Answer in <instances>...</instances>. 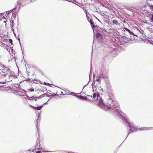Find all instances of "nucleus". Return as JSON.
<instances>
[{
  "instance_id": "f257e3e1",
  "label": "nucleus",
  "mask_w": 153,
  "mask_h": 153,
  "mask_svg": "<svg viewBox=\"0 0 153 153\" xmlns=\"http://www.w3.org/2000/svg\"><path fill=\"white\" fill-rule=\"evenodd\" d=\"M77 98L82 100L91 101L94 100L98 103L99 106L105 111H109L115 113L120 118H121L128 125L129 130L127 136L131 132L136 131L139 130L134 124L128 119L125 114L119 109V104L117 101L113 100L110 96H106L107 100L103 103V100L100 96H76Z\"/></svg>"
},
{
  "instance_id": "f03ea898",
  "label": "nucleus",
  "mask_w": 153,
  "mask_h": 153,
  "mask_svg": "<svg viewBox=\"0 0 153 153\" xmlns=\"http://www.w3.org/2000/svg\"><path fill=\"white\" fill-rule=\"evenodd\" d=\"M62 94H61L63 95H69L70 96H76L75 93L74 92H70L68 91H67V92H66L65 91H64V92H61Z\"/></svg>"
},
{
  "instance_id": "7ed1b4c3",
  "label": "nucleus",
  "mask_w": 153,
  "mask_h": 153,
  "mask_svg": "<svg viewBox=\"0 0 153 153\" xmlns=\"http://www.w3.org/2000/svg\"><path fill=\"white\" fill-rule=\"evenodd\" d=\"M96 93H94L93 94V96H100V95H102L103 94H102V92H103V91L102 90H99V89L98 88L97 90V89L96 90Z\"/></svg>"
},
{
  "instance_id": "20e7f679",
  "label": "nucleus",
  "mask_w": 153,
  "mask_h": 153,
  "mask_svg": "<svg viewBox=\"0 0 153 153\" xmlns=\"http://www.w3.org/2000/svg\"><path fill=\"white\" fill-rule=\"evenodd\" d=\"M34 73L36 75H37L42 76L43 75V72L41 70L38 69L36 70L35 71Z\"/></svg>"
},
{
  "instance_id": "39448f33",
  "label": "nucleus",
  "mask_w": 153,
  "mask_h": 153,
  "mask_svg": "<svg viewBox=\"0 0 153 153\" xmlns=\"http://www.w3.org/2000/svg\"><path fill=\"white\" fill-rule=\"evenodd\" d=\"M37 99H35L34 97V96H32L31 97H30L29 96H26V97L25 98V99L26 100L27 99L29 100H35V101H36L37 99H39L40 98V97H37Z\"/></svg>"
},
{
  "instance_id": "423d86ee",
  "label": "nucleus",
  "mask_w": 153,
  "mask_h": 153,
  "mask_svg": "<svg viewBox=\"0 0 153 153\" xmlns=\"http://www.w3.org/2000/svg\"><path fill=\"white\" fill-rule=\"evenodd\" d=\"M48 104V103H47V102H46V103H44L43 104V105H42L41 106H38V107H34L33 106H32L31 105H30L32 107L34 108L35 109V110H40L41 108H42V106H43V105L44 104Z\"/></svg>"
},
{
  "instance_id": "0eeeda50",
  "label": "nucleus",
  "mask_w": 153,
  "mask_h": 153,
  "mask_svg": "<svg viewBox=\"0 0 153 153\" xmlns=\"http://www.w3.org/2000/svg\"><path fill=\"white\" fill-rule=\"evenodd\" d=\"M14 92H15L17 94L16 95V96H18V95H19V96H24V95L20 94V93H21V92L19 91H15Z\"/></svg>"
},
{
  "instance_id": "6e6552de",
  "label": "nucleus",
  "mask_w": 153,
  "mask_h": 153,
  "mask_svg": "<svg viewBox=\"0 0 153 153\" xmlns=\"http://www.w3.org/2000/svg\"><path fill=\"white\" fill-rule=\"evenodd\" d=\"M40 113H38V114H37V116L38 117V119H37V124L40 121V119H39V118L40 117V114H41V112L40 111Z\"/></svg>"
},
{
  "instance_id": "1a4fd4ad",
  "label": "nucleus",
  "mask_w": 153,
  "mask_h": 153,
  "mask_svg": "<svg viewBox=\"0 0 153 153\" xmlns=\"http://www.w3.org/2000/svg\"><path fill=\"white\" fill-rule=\"evenodd\" d=\"M90 23L91 25V26L92 28V29H93L94 28H95V27L94 26V22L92 21L91 20H90Z\"/></svg>"
},
{
  "instance_id": "9d476101",
  "label": "nucleus",
  "mask_w": 153,
  "mask_h": 153,
  "mask_svg": "<svg viewBox=\"0 0 153 153\" xmlns=\"http://www.w3.org/2000/svg\"><path fill=\"white\" fill-rule=\"evenodd\" d=\"M113 23L114 25H118V22L116 20H113Z\"/></svg>"
},
{
  "instance_id": "9b49d317",
  "label": "nucleus",
  "mask_w": 153,
  "mask_h": 153,
  "mask_svg": "<svg viewBox=\"0 0 153 153\" xmlns=\"http://www.w3.org/2000/svg\"><path fill=\"white\" fill-rule=\"evenodd\" d=\"M149 128H147L146 127H142L140 129L141 130H148L149 129Z\"/></svg>"
},
{
  "instance_id": "f8f14e48",
  "label": "nucleus",
  "mask_w": 153,
  "mask_h": 153,
  "mask_svg": "<svg viewBox=\"0 0 153 153\" xmlns=\"http://www.w3.org/2000/svg\"><path fill=\"white\" fill-rule=\"evenodd\" d=\"M125 29L126 31L128 32L131 35L132 34L131 32L130 31V30L129 29H128L127 28H125Z\"/></svg>"
},
{
  "instance_id": "ddd939ff",
  "label": "nucleus",
  "mask_w": 153,
  "mask_h": 153,
  "mask_svg": "<svg viewBox=\"0 0 153 153\" xmlns=\"http://www.w3.org/2000/svg\"><path fill=\"white\" fill-rule=\"evenodd\" d=\"M0 44H1V45H5V44L3 43V40L1 38H0Z\"/></svg>"
},
{
  "instance_id": "4468645a",
  "label": "nucleus",
  "mask_w": 153,
  "mask_h": 153,
  "mask_svg": "<svg viewBox=\"0 0 153 153\" xmlns=\"http://www.w3.org/2000/svg\"><path fill=\"white\" fill-rule=\"evenodd\" d=\"M28 91L29 92H33V91H34V89H33V88H30V89H28Z\"/></svg>"
},
{
  "instance_id": "2eb2a0df",
  "label": "nucleus",
  "mask_w": 153,
  "mask_h": 153,
  "mask_svg": "<svg viewBox=\"0 0 153 153\" xmlns=\"http://www.w3.org/2000/svg\"><path fill=\"white\" fill-rule=\"evenodd\" d=\"M40 145H39V146ZM35 148L36 149H40V147H38V146L37 145V146Z\"/></svg>"
},
{
  "instance_id": "dca6fc26",
  "label": "nucleus",
  "mask_w": 153,
  "mask_h": 153,
  "mask_svg": "<svg viewBox=\"0 0 153 153\" xmlns=\"http://www.w3.org/2000/svg\"><path fill=\"white\" fill-rule=\"evenodd\" d=\"M101 78L100 76L99 77V78H98L97 79V81L98 82H100V78Z\"/></svg>"
},
{
  "instance_id": "f3484780",
  "label": "nucleus",
  "mask_w": 153,
  "mask_h": 153,
  "mask_svg": "<svg viewBox=\"0 0 153 153\" xmlns=\"http://www.w3.org/2000/svg\"><path fill=\"white\" fill-rule=\"evenodd\" d=\"M9 42L11 43V44L13 45L12 44L13 40L11 39H9Z\"/></svg>"
},
{
  "instance_id": "a211bd4d",
  "label": "nucleus",
  "mask_w": 153,
  "mask_h": 153,
  "mask_svg": "<svg viewBox=\"0 0 153 153\" xmlns=\"http://www.w3.org/2000/svg\"><path fill=\"white\" fill-rule=\"evenodd\" d=\"M151 15L152 16L151 20L153 22V14H151Z\"/></svg>"
},
{
  "instance_id": "6ab92c4d",
  "label": "nucleus",
  "mask_w": 153,
  "mask_h": 153,
  "mask_svg": "<svg viewBox=\"0 0 153 153\" xmlns=\"http://www.w3.org/2000/svg\"><path fill=\"white\" fill-rule=\"evenodd\" d=\"M150 8L152 9L153 10V5H151L150 6Z\"/></svg>"
},
{
  "instance_id": "aec40b11",
  "label": "nucleus",
  "mask_w": 153,
  "mask_h": 153,
  "mask_svg": "<svg viewBox=\"0 0 153 153\" xmlns=\"http://www.w3.org/2000/svg\"><path fill=\"white\" fill-rule=\"evenodd\" d=\"M40 151H37L36 152V153H39L40 152Z\"/></svg>"
},
{
  "instance_id": "412c9836",
  "label": "nucleus",
  "mask_w": 153,
  "mask_h": 153,
  "mask_svg": "<svg viewBox=\"0 0 153 153\" xmlns=\"http://www.w3.org/2000/svg\"><path fill=\"white\" fill-rule=\"evenodd\" d=\"M46 94H43L42 95H41V96H46Z\"/></svg>"
},
{
  "instance_id": "4be33fe9",
  "label": "nucleus",
  "mask_w": 153,
  "mask_h": 153,
  "mask_svg": "<svg viewBox=\"0 0 153 153\" xmlns=\"http://www.w3.org/2000/svg\"><path fill=\"white\" fill-rule=\"evenodd\" d=\"M44 84L45 85H48V84L46 83L45 82H44Z\"/></svg>"
},
{
  "instance_id": "5701e85b",
  "label": "nucleus",
  "mask_w": 153,
  "mask_h": 153,
  "mask_svg": "<svg viewBox=\"0 0 153 153\" xmlns=\"http://www.w3.org/2000/svg\"><path fill=\"white\" fill-rule=\"evenodd\" d=\"M2 19H5V18L4 16H3L2 17Z\"/></svg>"
},
{
  "instance_id": "b1692460",
  "label": "nucleus",
  "mask_w": 153,
  "mask_h": 153,
  "mask_svg": "<svg viewBox=\"0 0 153 153\" xmlns=\"http://www.w3.org/2000/svg\"><path fill=\"white\" fill-rule=\"evenodd\" d=\"M48 96H56V95H52V94L51 95H49Z\"/></svg>"
},
{
  "instance_id": "393cba45",
  "label": "nucleus",
  "mask_w": 153,
  "mask_h": 153,
  "mask_svg": "<svg viewBox=\"0 0 153 153\" xmlns=\"http://www.w3.org/2000/svg\"><path fill=\"white\" fill-rule=\"evenodd\" d=\"M53 98V97H51V98H50V99L48 100V101H49V100H50V99H52Z\"/></svg>"
},
{
  "instance_id": "a878e982",
  "label": "nucleus",
  "mask_w": 153,
  "mask_h": 153,
  "mask_svg": "<svg viewBox=\"0 0 153 153\" xmlns=\"http://www.w3.org/2000/svg\"><path fill=\"white\" fill-rule=\"evenodd\" d=\"M0 66H1L2 67L3 65L1 64H0Z\"/></svg>"
},
{
  "instance_id": "bb28decb",
  "label": "nucleus",
  "mask_w": 153,
  "mask_h": 153,
  "mask_svg": "<svg viewBox=\"0 0 153 153\" xmlns=\"http://www.w3.org/2000/svg\"><path fill=\"white\" fill-rule=\"evenodd\" d=\"M123 22L124 23H125L126 22V21L125 20L123 21Z\"/></svg>"
},
{
  "instance_id": "cd10ccee",
  "label": "nucleus",
  "mask_w": 153,
  "mask_h": 153,
  "mask_svg": "<svg viewBox=\"0 0 153 153\" xmlns=\"http://www.w3.org/2000/svg\"><path fill=\"white\" fill-rule=\"evenodd\" d=\"M132 34L133 35H134H134H134V33H132Z\"/></svg>"
},
{
  "instance_id": "c85d7f7f",
  "label": "nucleus",
  "mask_w": 153,
  "mask_h": 153,
  "mask_svg": "<svg viewBox=\"0 0 153 153\" xmlns=\"http://www.w3.org/2000/svg\"><path fill=\"white\" fill-rule=\"evenodd\" d=\"M4 23H6L5 21H4Z\"/></svg>"
},
{
  "instance_id": "c756f323",
  "label": "nucleus",
  "mask_w": 153,
  "mask_h": 153,
  "mask_svg": "<svg viewBox=\"0 0 153 153\" xmlns=\"http://www.w3.org/2000/svg\"><path fill=\"white\" fill-rule=\"evenodd\" d=\"M36 128H37V129L38 130V127H37V126H36Z\"/></svg>"
},
{
  "instance_id": "7c9ffc66",
  "label": "nucleus",
  "mask_w": 153,
  "mask_h": 153,
  "mask_svg": "<svg viewBox=\"0 0 153 153\" xmlns=\"http://www.w3.org/2000/svg\"><path fill=\"white\" fill-rule=\"evenodd\" d=\"M48 151H45V152H48Z\"/></svg>"
},
{
  "instance_id": "2f4dec72",
  "label": "nucleus",
  "mask_w": 153,
  "mask_h": 153,
  "mask_svg": "<svg viewBox=\"0 0 153 153\" xmlns=\"http://www.w3.org/2000/svg\"><path fill=\"white\" fill-rule=\"evenodd\" d=\"M105 1H106V0H105Z\"/></svg>"
}]
</instances>
